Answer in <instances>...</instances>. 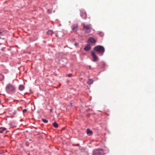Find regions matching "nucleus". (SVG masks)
Wrapping results in <instances>:
<instances>
[{"instance_id": "f257e3e1", "label": "nucleus", "mask_w": 155, "mask_h": 155, "mask_svg": "<svg viewBox=\"0 0 155 155\" xmlns=\"http://www.w3.org/2000/svg\"><path fill=\"white\" fill-rule=\"evenodd\" d=\"M94 49L101 56L103 54L105 51L104 48L101 45H97L95 46L94 47Z\"/></svg>"}, {"instance_id": "f03ea898", "label": "nucleus", "mask_w": 155, "mask_h": 155, "mask_svg": "<svg viewBox=\"0 0 155 155\" xmlns=\"http://www.w3.org/2000/svg\"><path fill=\"white\" fill-rule=\"evenodd\" d=\"M15 90V87L11 84H8L6 87V91L8 93L14 91Z\"/></svg>"}, {"instance_id": "7ed1b4c3", "label": "nucleus", "mask_w": 155, "mask_h": 155, "mask_svg": "<svg viewBox=\"0 0 155 155\" xmlns=\"http://www.w3.org/2000/svg\"><path fill=\"white\" fill-rule=\"evenodd\" d=\"M83 29L84 31L87 33H89L92 29V27L91 24L85 25L82 24Z\"/></svg>"}, {"instance_id": "20e7f679", "label": "nucleus", "mask_w": 155, "mask_h": 155, "mask_svg": "<svg viewBox=\"0 0 155 155\" xmlns=\"http://www.w3.org/2000/svg\"><path fill=\"white\" fill-rule=\"evenodd\" d=\"M93 155H104L102 149H95L93 152Z\"/></svg>"}, {"instance_id": "39448f33", "label": "nucleus", "mask_w": 155, "mask_h": 155, "mask_svg": "<svg viewBox=\"0 0 155 155\" xmlns=\"http://www.w3.org/2000/svg\"><path fill=\"white\" fill-rule=\"evenodd\" d=\"M81 16L83 19H86L87 18V14L84 10L81 11Z\"/></svg>"}, {"instance_id": "423d86ee", "label": "nucleus", "mask_w": 155, "mask_h": 155, "mask_svg": "<svg viewBox=\"0 0 155 155\" xmlns=\"http://www.w3.org/2000/svg\"><path fill=\"white\" fill-rule=\"evenodd\" d=\"M91 54L93 58V61L94 62L97 61L98 60V58L94 52L93 51H92Z\"/></svg>"}, {"instance_id": "0eeeda50", "label": "nucleus", "mask_w": 155, "mask_h": 155, "mask_svg": "<svg viewBox=\"0 0 155 155\" xmlns=\"http://www.w3.org/2000/svg\"><path fill=\"white\" fill-rule=\"evenodd\" d=\"M72 30L75 31H77L78 30V25L77 24L74 25L72 27Z\"/></svg>"}, {"instance_id": "6e6552de", "label": "nucleus", "mask_w": 155, "mask_h": 155, "mask_svg": "<svg viewBox=\"0 0 155 155\" xmlns=\"http://www.w3.org/2000/svg\"><path fill=\"white\" fill-rule=\"evenodd\" d=\"M88 41L94 44H95L96 42L95 39L93 38H90L88 40Z\"/></svg>"}, {"instance_id": "1a4fd4ad", "label": "nucleus", "mask_w": 155, "mask_h": 155, "mask_svg": "<svg viewBox=\"0 0 155 155\" xmlns=\"http://www.w3.org/2000/svg\"><path fill=\"white\" fill-rule=\"evenodd\" d=\"M91 48V47L90 45H87V46L84 48V49L86 51H88L90 50Z\"/></svg>"}, {"instance_id": "9d476101", "label": "nucleus", "mask_w": 155, "mask_h": 155, "mask_svg": "<svg viewBox=\"0 0 155 155\" xmlns=\"http://www.w3.org/2000/svg\"><path fill=\"white\" fill-rule=\"evenodd\" d=\"M6 130V128L5 127H0V133H2Z\"/></svg>"}, {"instance_id": "9b49d317", "label": "nucleus", "mask_w": 155, "mask_h": 155, "mask_svg": "<svg viewBox=\"0 0 155 155\" xmlns=\"http://www.w3.org/2000/svg\"><path fill=\"white\" fill-rule=\"evenodd\" d=\"M25 88V87L23 85H20L19 87V89L21 91H22Z\"/></svg>"}, {"instance_id": "f8f14e48", "label": "nucleus", "mask_w": 155, "mask_h": 155, "mask_svg": "<svg viewBox=\"0 0 155 155\" xmlns=\"http://www.w3.org/2000/svg\"><path fill=\"white\" fill-rule=\"evenodd\" d=\"M93 82V80L92 79H89L87 82V83L89 84H92Z\"/></svg>"}, {"instance_id": "ddd939ff", "label": "nucleus", "mask_w": 155, "mask_h": 155, "mask_svg": "<svg viewBox=\"0 0 155 155\" xmlns=\"http://www.w3.org/2000/svg\"><path fill=\"white\" fill-rule=\"evenodd\" d=\"M47 33L48 35H52L54 33V32L52 30H49L47 31Z\"/></svg>"}, {"instance_id": "4468645a", "label": "nucleus", "mask_w": 155, "mask_h": 155, "mask_svg": "<svg viewBox=\"0 0 155 155\" xmlns=\"http://www.w3.org/2000/svg\"><path fill=\"white\" fill-rule=\"evenodd\" d=\"M53 125L54 127L56 128H58V124L55 122L54 123Z\"/></svg>"}, {"instance_id": "2eb2a0df", "label": "nucleus", "mask_w": 155, "mask_h": 155, "mask_svg": "<svg viewBox=\"0 0 155 155\" xmlns=\"http://www.w3.org/2000/svg\"><path fill=\"white\" fill-rule=\"evenodd\" d=\"M92 133V131L89 129H87V134H91Z\"/></svg>"}, {"instance_id": "dca6fc26", "label": "nucleus", "mask_w": 155, "mask_h": 155, "mask_svg": "<svg viewBox=\"0 0 155 155\" xmlns=\"http://www.w3.org/2000/svg\"><path fill=\"white\" fill-rule=\"evenodd\" d=\"M4 77L3 75L0 74V81L3 80L4 79Z\"/></svg>"}, {"instance_id": "f3484780", "label": "nucleus", "mask_w": 155, "mask_h": 155, "mask_svg": "<svg viewBox=\"0 0 155 155\" xmlns=\"http://www.w3.org/2000/svg\"><path fill=\"white\" fill-rule=\"evenodd\" d=\"M42 121L45 123H47L48 122V120L45 119H43Z\"/></svg>"}, {"instance_id": "a211bd4d", "label": "nucleus", "mask_w": 155, "mask_h": 155, "mask_svg": "<svg viewBox=\"0 0 155 155\" xmlns=\"http://www.w3.org/2000/svg\"><path fill=\"white\" fill-rule=\"evenodd\" d=\"M27 110L26 109H24L23 110V113H25L27 112Z\"/></svg>"}, {"instance_id": "6ab92c4d", "label": "nucleus", "mask_w": 155, "mask_h": 155, "mask_svg": "<svg viewBox=\"0 0 155 155\" xmlns=\"http://www.w3.org/2000/svg\"><path fill=\"white\" fill-rule=\"evenodd\" d=\"M71 76H72V74H68V76L69 77H71Z\"/></svg>"}, {"instance_id": "aec40b11", "label": "nucleus", "mask_w": 155, "mask_h": 155, "mask_svg": "<svg viewBox=\"0 0 155 155\" xmlns=\"http://www.w3.org/2000/svg\"><path fill=\"white\" fill-rule=\"evenodd\" d=\"M74 45H75V46H77V45H78V43H75L74 44Z\"/></svg>"}, {"instance_id": "412c9836", "label": "nucleus", "mask_w": 155, "mask_h": 155, "mask_svg": "<svg viewBox=\"0 0 155 155\" xmlns=\"http://www.w3.org/2000/svg\"><path fill=\"white\" fill-rule=\"evenodd\" d=\"M102 35V33H101V34L100 35H101V36H102V35Z\"/></svg>"}, {"instance_id": "4be33fe9", "label": "nucleus", "mask_w": 155, "mask_h": 155, "mask_svg": "<svg viewBox=\"0 0 155 155\" xmlns=\"http://www.w3.org/2000/svg\"><path fill=\"white\" fill-rule=\"evenodd\" d=\"M102 35V33H101V34L100 35H101V36H102V35Z\"/></svg>"}, {"instance_id": "5701e85b", "label": "nucleus", "mask_w": 155, "mask_h": 155, "mask_svg": "<svg viewBox=\"0 0 155 155\" xmlns=\"http://www.w3.org/2000/svg\"><path fill=\"white\" fill-rule=\"evenodd\" d=\"M79 144H77V146H79Z\"/></svg>"}, {"instance_id": "b1692460", "label": "nucleus", "mask_w": 155, "mask_h": 155, "mask_svg": "<svg viewBox=\"0 0 155 155\" xmlns=\"http://www.w3.org/2000/svg\"><path fill=\"white\" fill-rule=\"evenodd\" d=\"M1 33H2L0 32V34H1Z\"/></svg>"}]
</instances>
